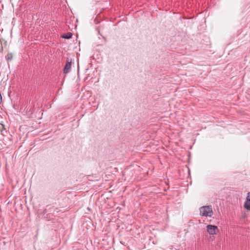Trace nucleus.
<instances>
[{
    "instance_id": "nucleus-1",
    "label": "nucleus",
    "mask_w": 250,
    "mask_h": 250,
    "mask_svg": "<svg viewBox=\"0 0 250 250\" xmlns=\"http://www.w3.org/2000/svg\"><path fill=\"white\" fill-rule=\"evenodd\" d=\"M200 214L202 216L211 217L213 211L211 206H203L200 208Z\"/></svg>"
},
{
    "instance_id": "nucleus-2",
    "label": "nucleus",
    "mask_w": 250,
    "mask_h": 250,
    "mask_svg": "<svg viewBox=\"0 0 250 250\" xmlns=\"http://www.w3.org/2000/svg\"><path fill=\"white\" fill-rule=\"evenodd\" d=\"M207 231L210 235L217 234L219 231V229L217 226L211 225L207 226Z\"/></svg>"
},
{
    "instance_id": "nucleus-4",
    "label": "nucleus",
    "mask_w": 250,
    "mask_h": 250,
    "mask_svg": "<svg viewBox=\"0 0 250 250\" xmlns=\"http://www.w3.org/2000/svg\"><path fill=\"white\" fill-rule=\"evenodd\" d=\"M244 207L246 209L250 210V192L248 193Z\"/></svg>"
},
{
    "instance_id": "nucleus-3",
    "label": "nucleus",
    "mask_w": 250,
    "mask_h": 250,
    "mask_svg": "<svg viewBox=\"0 0 250 250\" xmlns=\"http://www.w3.org/2000/svg\"><path fill=\"white\" fill-rule=\"evenodd\" d=\"M72 65V62L71 59L69 58H67L66 61V64L63 68V72L64 74H66L70 72L71 71Z\"/></svg>"
},
{
    "instance_id": "nucleus-5",
    "label": "nucleus",
    "mask_w": 250,
    "mask_h": 250,
    "mask_svg": "<svg viewBox=\"0 0 250 250\" xmlns=\"http://www.w3.org/2000/svg\"><path fill=\"white\" fill-rule=\"evenodd\" d=\"M72 34L71 32H67L62 35L61 37L65 39H69L72 38Z\"/></svg>"
}]
</instances>
